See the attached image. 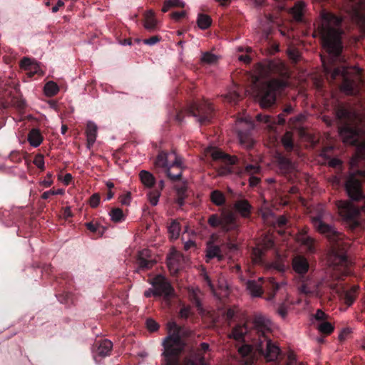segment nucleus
<instances>
[{"label":"nucleus","mask_w":365,"mask_h":365,"mask_svg":"<svg viewBox=\"0 0 365 365\" xmlns=\"http://www.w3.org/2000/svg\"><path fill=\"white\" fill-rule=\"evenodd\" d=\"M86 227L93 233H98L99 236H102L104 233V227H100L98 223L88 222L85 223Z\"/></svg>","instance_id":"4c0bfd02"},{"label":"nucleus","mask_w":365,"mask_h":365,"mask_svg":"<svg viewBox=\"0 0 365 365\" xmlns=\"http://www.w3.org/2000/svg\"><path fill=\"white\" fill-rule=\"evenodd\" d=\"M264 279L259 277L257 281L256 280H248L246 286L247 289L250 292L252 297H261L263 294L262 285Z\"/></svg>","instance_id":"4be33fe9"},{"label":"nucleus","mask_w":365,"mask_h":365,"mask_svg":"<svg viewBox=\"0 0 365 365\" xmlns=\"http://www.w3.org/2000/svg\"><path fill=\"white\" fill-rule=\"evenodd\" d=\"M281 141L287 151L291 152L294 149V144L292 132L287 131L282 137Z\"/></svg>","instance_id":"2f4dec72"},{"label":"nucleus","mask_w":365,"mask_h":365,"mask_svg":"<svg viewBox=\"0 0 365 365\" xmlns=\"http://www.w3.org/2000/svg\"><path fill=\"white\" fill-rule=\"evenodd\" d=\"M234 207L242 217L248 218L250 217L252 206L247 200L243 199L237 200L234 204Z\"/></svg>","instance_id":"412c9836"},{"label":"nucleus","mask_w":365,"mask_h":365,"mask_svg":"<svg viewBox=\"0 0 365 365\" xmlns=\"http://www.w3.org/2000/svg\"><path fill=\"white\" fill-rule=\"evenodd\" d=\"M207 222L212 228L220 227L225 232L237 231L238 229L235 217L231 212L223 213L221 215L212 214L209 216Z\"/></svg>","instance_id":"6e6552de"},{"label":"nucleus","mask_w":365,"mask_h":365,"mask_svg":"<svg viewBox=\"0 0 365 365\" xmlns=\"http://www.w3.org/2000/svg\"><path fill=\"white\" fill-rule=\"evenodd\" d=\"M264 250L259 247H256L252 250L253 262L256 264L262 263Z\"/></svg>","instance_id":"a18cd8bd"},{"label":"nucleus","mask_w":365,"mask_h":365,"mask_svg":"<svg viewBox=\"0 0 365 365\" xmlns=\"http://www.w3.org/2000/svg\"><path fill=\"white\" fill-rule=\"evenodd\" d=\"M306 4L303 1H297L291 9V14L297 22H302L304 20V13Z\"/></svg>","instance_id":"5701e85b"},{"label":"nucleus","mask_w":365,"mask_h":365,"mask_svg":"<svg viewBox=\"0 0 365 365\" xmlns=\"http://www.w3.org/2000/svg\"><path fill=\"white\" fill-rule=\"evenodd\" d=\"M292 267L297 274L299 280H304L309 270L310 264L308 259L303 255H297L292 258Z\"/></svg>","instance_id":"dca6fc26"},{"label":"nucleus","mask_w":365,"mask_h":365,"mask_svg":"<svg viewBox=\"0 0 365 365\" xmlns=\"http://www.w3.org/2000/svg\"><path fill=\"white\" fill-rule=\"evenodd\" d=\"M296 363L297 359L295 355L292 352L289 353L285 362L286 365H294Z\"/></svg>","instance_id":"680f3d73"},{"label":"nucleus","mask_w":365,"mask_h":365,"mask_svg":"<svg viewBox=\"0 0 365 365\" xmlns=\"http://www.w3.org/2000/svg\"><path fill=\"white\" fill-rule=\"evenodd\" d=\"M101 197L98 193H95L90 197L89 204L93 208H96L100 203Z\"/></svg>","instance_id":"3c124183"},{"label":"nucleus","mask_w":365,"mask_h":365,"mask_svg":"<svg viewBox=\"0 0 365 365\" xmlns=\"http://www.w3.org/2000/svg\"><path fill=\"white\" fill-rule=\"evenodd\" d=\"M161 36L158 35L153 36L148 38H145L143 40V43L149 46H153L160 41Z\"/></svg>","instance_id":"603ef678"},{"label":"nucleus","mask_w":365,"mask_h":365,"mask_svg":"<svg viewBox=\"0 0 365 365\" xmlns=\"http://www.w3.org/2000/svg\"><path fill=\"white\" fill-rule=\"evenodd\" d=\"M110 215L111 217V220L115 222H121L124 218L123 211L120 208L112 209L110 212Z\"/></svg>","instance_id":"79ce46f5"},{"label":"nucleus","mask_w":365,"mask_h":365,"mask_svg":"<svg viewBox=\"0 0 365 365\" xmlns=\"http://www.w3.org/2000/svg\"><path fill=\"white\" fill-rule=\"evenodd\" d=\"M197 24L201 29H208L212 24V19L207 14H200L197 17Z\"/></svg>","instance_id":"f704fd0d"},{"label":"nucleus","mask_w":365,"mask_h":365,"mask_svg":"<svg viewBox=\"0 0 365 365\" xmlns=\"http://www.w3.org/2000/svg\"><path fill=\"white\" fill-rule=\"evenodd\" d=\"M260 171V168L256 165H247L245 168V172L250 175H255Z\"/></svg>","instance_id":"09e8293b"},{"label":"nucleus","mask_w":365,"mask_h":365,"mask_svg":"<svg viewBox=\"0 0 365 365\" xmlns=\"http://www.w3.org/2000/svg\"><path fill=\"white\" fill-rule=\"evenodd\" d=\"M211 156L219 175H227L232 173V165L235 163L234 157L225 153L220 149H214Z\"/></svg>","instance_id":"9d476101"},{"label":"nucleus","mask_w":365,"mask_h":365,"mask_svg":"<svg viewBox=\"0 0 365 365\" xmlns=\"http://www.w3.org/2000/svg\"><path fill=\"white\" fill-rule=\"evenodd\" d=\"M350 333H351V331H350V329H343V330L341 331V333H340V334H339V339H340V340H343V339H344L346 338V336L348 334H349Z\"/></svg>","instance_id":"338daca9"},{"label":"nucleus","mask_w":365,"mask_h":365,"mask_svg":"<svg viewBox=\"0 0 365 365\" xmlns=\"http://www.w3.org/2000/svg\"><path fill=\"white\" fill-rule=\"evenodd\" d=\"M260 182V178L255 175H250L249 178V182L251 187L257 186Z\"/></svg>","instance_id":"e2e57ef3"},{"label":"nucleus","mask_w":365,"mask_h":365,"mask_svg":"<svg viewBox=\"0 0 365 365\" xmlns=\"http://www.w3.org/2000/svg\"><path fill=\"white\" fill-rule=\"evenodd\" d=\"M217 56L210 52L202 53L201 61L204 63L213 64L217 61Z\"/></svg>","instance_id":"49530a36"},{"label":"nucleus","mask_w":365,"mask_h":365,"mask_svg":"<svg viewBox=\"0 0 365 365\" xmlns=\"http://www.w3.org/2000/svg\"><path fill=\"white\" fill-rule=\"evenodd\" d=\"M175 190L177 195L176 202L179 206L182 207L185 204V200L187 196V187L185 183L180 185H175Z\"/></svg>","instance_id":"c756f323"},{"label":"nucleus","mask_w":365,"mask_h":365,"mask_svg":"<svg viewBox=\"0 0 365 365\" xmlns=\"http://www.w3.org/2000/svg\"><path fill=\"white\" fill-rule=\"evenodd\" d=\"M34 164L41 170H44L45 165L43 155L41 154L36 155L34 160Z\"/></svg>","instance_id":"de8ad7c7"},{"label":"nucleus","mask_w":365,"mask_h":365,"mask_svg":"<svg viewBox=\"0 0 365 365\" xmlns=\"http://www.w3.org/2000/svg\"><path fill=\"white\" fill-rule=\"evenodd\" d=\"M293 110V107L291 105H287L277 117H271L269 115L259 113L256 115V120L259 123H264L269 130H273L277 124L284 125L286 122L285 117L291 114Z\"/></svg>","instance_id":"f8f14e48"},{"label":"nucleus","mask_w":365,"mask_h":365,"mask_svg":"<svg viewBox=\"0 0 365 365\" xmlns=\"http://www.w3.org/2000/svg\"><path fill=\"white\" fill-rule=\"evenodd\" d=\"M112 349L113 342L109 339L96 341L93 346L94 354L102 358L109 356Z\"/></svg>","instance_id":"f3484780"},{"label":"nucleus","mask_w":365,"mask_h":365,"mask_svg":"<svg viewBox=\"0 0 365 365\" xmlns=\"http://www.w3.org/2000/svg\"><path fill=\"white\" fill-rule=\"evenodd\" d=\"M150 284L153 288H150L144 292L145 297H163L166 302H169L174 294V289L168 282L165 277L159 274L151 279Z\"/></svg>","instance_id":"0eeeda50"},{"label":"nucleus","mask_w":365,"mask_h":365,"mask_svg":"<svg viewBox=\"0 0 365 365\" xmlns=\"http://www.w3.org/2000/svg\"><path fill=\"white\" fill-rule=\"evenodd\" d=\"M287 309L288 307L285 303H281L277 309V312L282 318L284 319L287 315Z\"/></svg>","instance_id":"864d4df0"},{"label":"nucleus","mask_w":365,"mask_h":365,"mask_svg":"<svg viewBox=\"0 0 365 365\" xmlns=\"http://www.w3.org/2000/svg\"><path fill=\"white\" fill-rule=\"evenodd\" d=\"M41 184L45 187H50L53 184L52 174L50 173H47L45 179L41 182Z\"/></svg>","instance_id":"bf43d9fd"},{"label":"nucleus","mask_w":365,"mask_h":365,"mask_svg":"<svg viewBox=\"0 0 365 365\" xmlns=\"http://www.w3.org/2000/svg\"><path fill=\"white\" fill-rule=\"evenodd\" d=\"M359 290L358 286H353L349 289L344 292V299L348 306H351L355 301Z\"/></svg>","instance_id":"7c9ffc66"},{"label":"nucleus","mask_w":365,"mask_h":365,"mask_svg":"<svg viewBox=\"0 0 365 365\" xmlns=\"http://www.w3.org/2000/svg\"><path fill=\"white\" fill-rule=\"evenodd\" d=\"M168 232L172 238H178L180 232V224L175 220L172 221L168 227Z\"/></svg>","instance_id":"58836bf2"},{"label":"nucleus","mask_w":365,"mask_h":365,"mask_svg":"<svg viewBox=\"0 0 365 365\" xmlns=\"http://www.w3.org/2000/svg\"><path fill=\"white\" fill-rule=\"evenodd\" d=\"M334 113L343 142L356 146L361 155H364V133L356 126L357 115L343 104H338ZM345 190L350 201L338 202L339 213L356 227L360 225V220L365 218V170H358L356 173H351L345 181Z\"/></svg>","instance_id":"f257e3e1"},{"label":"nucleus","mask_w":365,"mask_h":365,"mask_svg":"<svg viewBox=\"0 0 365 365\" xmlns=\"http://www.w3.org/2000/svg\"><path fill=\"white\" fill-rule=\"evenodd\" d=\"M185 16H186L185 11H174L170 14L171 18L176 21H179L180 19L185 18Z\"/></svg>","instance_id":"4d7b16f0"},{"label":"nucleus","mask_w":365,"mask_h":365,"mask_svg":"<svg viewBox=\"0 0 365 365\" xmlns=\"http://www.w3.org/2000/svg\"><path fill=\"white\" fill-rule=\"evenodd\" d=\"M347 13L351 21L365 31V0H347Z\"/></svg>","instance_id":"9b49d317"},{"label":"nucleus","mask_w":365,"mask_h":365,"mask_svg":"<svg viewBox=\"0 0 365 365\" xmlns=\"http://www.w3.org/2000/svg\"><path fill=\"white\" fill-rule=\"evenodd\" d=\"M155 166L165 169L167 177L173 182L180 180L182 174V160L173 151L168 153L165 151L159 152Z\"/></svg>","instance_id":"39448f33"},{"label":"nucleus","mask_w":365,"mask_h":365,"mask_svg":"<svg viewBox=\"0 0 365 365\" xmlns=\"http://www.w3.org/2000/svg\"><path fill=\"white\" fill-rule=\"evenodd\" d=\"M20 68L26 72L29 78H32L41 71L39 66L36 61L28 58L24 57L19 63Z\"/></svg>","instance_id":"a211bd4d"},{"label":"nucleus","mask_w":365,"mask_h":365,"mask_svg":"<svg viewBox=\"0 0 365 365\" xmlns=\"http://www.w3.org/2000/svg\"><path fill=\"white\" fill-rule=\"evenodd\" d=\"M318 329L320 332L329 335L334 331V327L328 322H322L318 325Z\"/></svg>","instance_id":"c03bdc74"},{"label":"nucleus","mask_w":365,"mask_h":365,"mask_svg":"<svg viewBox=\"0 0 365 365\" xmlns=\"http://www.w3.org/2000/svg\"><path fill=\"white\" fill-rule=\"evenodd\" d=\"M214 108L208 101L193 103L188 110V113L197 118L200 124L211 122L214 115Z\"/></svg>","instance_id":"1a4fd4ad"},{"label":"nucleus","mask_w":365,"mask_h":365,"mask_svg":"<svg viewBox=\"0 0 365 365\" xmlns=\"http://www.w3.org/2000/svg\"><path fill=\"white\" fill-rule=\"evenodd\" d=\"M280 286V284L276 282L274 278H269L266 284V287L270 291L267 294L265 299L272 301L274 298L276 292L279 289Z\"/></svg>","instance_id":"a878e982"},{"label":"nucleus","mask_w":365,"mask_h":365,"mask_svg":"<svg viewBox=\"0 0 365 365\" xmlns=\"http://www.w3.org/2000/svg\"><path fill=\"white\" fill-rule=\"evenodd\" d=\"M301 282L299 286V291L301 294H303L307 297L316 296L320 297L321 294L319 289V284H314L313 286L309 285L308 283L309 279L306 277L304 280H299Z\"/></svg>","instance_id":"6ab92c4d"},{"label":"nucleus","mask_w":365,"mask_h":365,"mask_svg":"<svg viewBox=\"0 0 365 365\" xmlns=\"http://www.w3.org/2000/svg\"><path fill=\"white\" fill-rule=\"evenodd\" d=\"M314 229L324 236L330 244L327 261L334 269L341 270L347 268L350 260L347 257L349 244L344 241V235L331 225L324 222L319 216L313 217Z\"/></svg>","instance_id":"20e7f679"},{"label":"nucleus","mask_w":365,"mask_h":365,"mask_svg":"<svg viewBox=\"0 0 365 365\" xmlns=\"http://www.w3.org/2000/svg\"><path fill=\"white\" fill-rule=\"evenodd\" d=\"M327 318V315L321 309H318L315 314V319L317 321L325 322Z\"/></svg>","instance_id":"052dcab7"},{"label":"nucleus","mask_w":365,"mask_h":365,"mask_svg":"<svg viewBox=\"0 0 365 365\" xmlns=\"http://www.w3.org/2000/svg\"><path fill=\"white\" fill-rule=\"evenodd\" d=\"M277 223L279 227H283L287 223V219L284 216H279L277 219Z\"/></svg>","instance_id":"0e129e2a"},{"label":"nucleus","mask_w":365,"mask_h":365,"mask_svg":"<svg viewBox=\"0 0 365 365\" xmlns=\"http://www.w3.org/2000/svg\"><path fill=\"white\" fill-rule=\"evenodd\" d=\"M56 296L62 304H68L73 302V294L70 292H63L61 294H56Z\"/></svg>","instance_id":"a19ab883"},{"label":"nucleus","mask_w":365,"mask_h":365,"mask_svg":"<svg viewBox=\"0 0 365 365\" xmlns=\"http://www.w3.org/2000/svg\"><path fill=\"white\" fill-rule=\"evenodd\" d=\"M185 3L181 0H165L162 8V11L165 13L168 11L171 8L180 7L183 8Z\"/></svg>","instance_id":"c9c22d12"},{"label":"nucleus","mask_w":365,"mask_h":365,"mask_svg":"<svg viewBox=\"0 0 365 365\" xmlns=\"http://www.w3.org/2000/svg\"><path fill=\"white\" fill-rule=\"evenodd\" d=\"M190 313V307H183L180 309L179 312V317L182 319H187L188 318Z\"/></svg>","instance_id":"13d9d810"},{"label":"nucleus","mask_w":365,"mask_h":365,"mask_svg":"<svg viewBox=\"0 0 365 365\" xmlns=\"http://www.w3.org/2000/svg\"><path fill=\"white\" fill-rule=\"evenodd\" d=\"M141 182L147 187L151 188L155 183V178L153 174L147 170H141L139 173Z\"/></svg>","instance_id":"cd10ccee"},{"label":"nucleus","mask_w":365,"mask_h":365,"mask_svg":"<svg viewBox=\"0 0 365 365\" xmlns=\"http://www.w3.org/2000/svg\"><path fill=\"white\" fill-rule=\"evenodd\" d=\"M148 196L150 203L152 205L155 206L158 204L160 196V190L158 189L153 190L148 192Z\"/></svg>","instance_id":"37998d69"},{"label":"nucleus","mask_w":365,"mask_h":365,"mask_svg":"<svg viewBox=\"0 0 365 365\" xmlns=\"http://www.w3.org/2000/svg\"><path fill=\"white\" fill-rule=\"evenodd\" d=\"M210 200L212 202L217 206L223 205L226 201L224 193L218 190H215L211 192Z\"/></svg>","instance_id":"473e14b6"},{"label":"nucleus","mask_w":365,"mask_h":365,"mask_svg":"<svg viewBox=\"0 0 365 365\" xmlns=\"http://www.w3.org/2000/svg\"><path fill=\"white\" fill-rule=\"evenodd\" d=\"M274 163L277 172L282 175H289L295 169V165L291 159L279 152L274 155Z\"/></svg>","instance_id":"2eb2a0df"},{"label":"nucleus","mask_w":365,"mask_h":365,"mask_svg":"<svg viewBox=\"0 0 365 365\" xmlns=\"http://www.w3.org/2000/svg\"><path fill=\"white\" fill-rule=\"evenodd\" d=\"M286 86L285 81L274 79L261 87L257 94L260 106L263 108L272 106L276 102L277 91L283 90Z\"/></svg>","instance_id":"423d86ee"},{"label":"nucleus","mask_w":365,"mask_h":365,"mask_svg":"<svg viewBox=\"0 0 365 365\" xmlns=\"http://www.w3.org/2000/svg\"><path fill=\"white\" fill-rule=\"evenodd\" d=\"M43 91L46 96L52 97L58 93L59 87L56 83L53 81H48L45 84Z\"/></svg>","instance_id":"72a5a7b5"},{"label":"nucleus","mask_w":365,"mask_h":365,"mask_svg":"<svg viewBox=\"0 0 365 365\" xmlns=\"http://www.w3.org/2000/svg\"><path fill=\"white\" fill-rule=\"evenodd\" d=\"M271 322L262 314H255L252 321L237 324L232 330L230 336L236 341L250 340L251 344H244L238 348L240 365H254L259 357L267 361L279 364L285 358L277 343L270 339Z\"/></svg>","instance_id":"7ed1b4c3"},{"label":"nucleus","mask_w":365,"mask_h":365,"mask_svg":"<svg viewBox=\"0 0 365 365\" xmlns=\"http://www.w3.org/2000/svg\"><path fill=\"white\" fill-rule=\"evenodd\" d=\"M72 179H73V176L70 173H66L65 175H64V178H63V182L68 185H69L71 181H72Z\"/></svg>","instance_id":"774afa93"},{"label":"nucleus","mask_w":365,"mask_h":365,"mask_svg":"<svg viewBox=\"0 0 365 365\" xmlns=\"http://www.w3.org/2000/svg\"><path fill=\"white\" fill-rule=\"evenodd\" d=\"M138 263L140 269L148 270L153 267V265L155 264V262L153 260L146 259L143 257H140L138 259Z\"/></svg>","instance_id":"ea45409f"},{"label":"nucleus","mask_w":365,"mask_h":365,"mask_svg":"<svg viewBox=\"0 0 365 365\" xmlns=\"http://www.w3.org/2000/svg\"><path fill=\"white\" fill-rule=\"evenodd\" d=\"M224 101L230 103H236L242 99L241 94L237 91H230L227 94L223 96Z\"/></svg>","instance_id":"e433bc0d"},{"label":"nucleus","mask_w":365,"mask_h":365,"mask_svg":"<svg viewBox=\"0 0 365 365\" xmlns=\"http://www.w3.org/2000/svg\"><path fill=\"white\" fill-rule=\"evenodd\" d=\"M143 27L148 31H155L158 27V20L153 10L146 11L143 14Z\"/></svg>","instance_id":"aec40b11"},{"label":"nucleus","mask_w":365,"mask_h":365,"mask_svg":"<svg viewBox=\"0 0 365 365\" xmlns=\"http://www.w3.org/2000/svg\"><path fill=\"white\" fill-rule=\"evenodd\" d=\"M146 327L150 331H155L159 329V324L153 319L146 320Z\"/></svg>","instance_id":"8fccbe9b"},{"label":"nucleus","mask_w":365,"mask_h":365,"mask_svg":"<svg viewBox=\"0 0 365 365\" xmlns=\"http://www.w3.org/2000/svg\"><path fill=\"white\" fill-rule=\"evenodd\" d=\"M272 267L279 272H284L287 269V266L282 261H275L272 264Z\"/></svg>","instance_id":"5fc2aeb1"},{"label":"nucleus","mask_w":365,"mask_h":365,"mask_svg":"<svg viewBox=\"0 0 365 365\" xmlns=\"http://www.w3.org/2000/svg\"><path fill=\"white\" fill-rule=\"evenodd\" d=\"M28 141L30 145L36 148L41 145L43 141V136L38 128H32L28 134Z\"/></svg>","instance_id":"b1692460"},{"label":"nucleus","mask_w":365,"mask_h":365,"mask_svg":"<svg viewBox=\"0 0 365 365\" xmlns=\"http://www.w3.org/2000/svg\"><path fill=\"white\" fill-rule=\"evenodd\" d=\"M200 291L198 289H191L188 290V297L192 305H194L197 310H202V305L200 298Z\"/></svg>","instance_id":"bb28decb"},{"label":"nucleus","mask_w":365,"mask_h":365,"mask_svg":"<svg viewBox=\"0 0 365 365\" xmlns=\"http://www.w3.org/2000/svg\"><path fill=\"white\" fill-rule=\"evenodd\" d=\"M98 128L96 123L89 121L86 125V133L87 136L88 145L91 146L95 143L97 136Z\"/></svg>","instance_id":"393cba45"},{"label":"nucleus","mask_w":365,"mask_h":365,"mask_svg":"<svg viewBox=\"0 0 365 365\" xmlns=\"http://www.w3.org/2000/svg\"><path fill=\"white\" fill-rule=\"evenodd\" d=\"M64 6V2L62 0H58L57 4L52 7V11L53 13L57 12L59 10L60 7H62Z\"/></svg>","instance_id":"69168bd1"},{"label":"nucleus","mask_w":365,"mask_h":365,"mask_svg":"<svg viewBox=\"0 0 365 365\" xmlns=\"http://www.w3.org/2000/svg\"><path fill=\"white\" fill-rule=\"evenodd\" d=\"M298 240L304 246L307 247V250L310 252H314L315 247H314V240L308 236L306 234V231L302 230L301 235L299 237Z\"/></svg>","instance_id":"c85d7f7f"},{"label":"nucleus","mask_w":365,"mask_h":365,"mask_svg":"<svg viewBox=\"0 0 365 365\" xmlns=\"http://www.w3.org/2000/svg\"><path fill=\"white\" fill-rule=\"evenodd\" d=\"M235 130L237 133V137L241 144L250 147L252 145L251 138V132L252 125L247 120L240 118L236 121Z\"/></svg>","instance_id":"ddd939ff"},{"label":"nucleus","mask_w":365,"mask_h":365,"mask_svg":"<svg viewBox=\"0 0 365 365\" xmlns=\"http://www.w3.org/2000/svg\"><path fill=\"white\" fill-rule=\"evenodd\" d=\"M219 237L217 235H211L206 244V262H210L213 259H217L218 262L224 259L225 254L220 245L217 244Z\"/></svg>","instance_id":"4468645a"},{"label":"nucleus","mask_w":365,"mask_h":365,"mask_svg":"<svg viewBox=\"0 0 365 365\" xmlns=\"http://www.w3.org/2000/svg\"><path fill=\"white\" fill-rule=\"evenodd\" d=\"M11 161L19 163L22 160V155L19 151H12L9 155Z\"/></svg>","instance_id":"6e6d98bb"},{"label":"nucleus","mask_w":365,"mask_h":365,"mask_svg":"<svg viewBox=\"0 0 365 365\" xmlns=\"http://www.w3.org/2000/svg\"><path fill=\"white\" fill-rule=\"evenodd\" d=\"M342 19L335 14L322 10L320 21L314 33L319 36L328 56H321L324 71L331 81H339L340 89L346 95L358 96L364 86L362 70L342 62L343 45L341 28Z\"/></svg>","instance_id":"f03ea898"}]
</instances>
